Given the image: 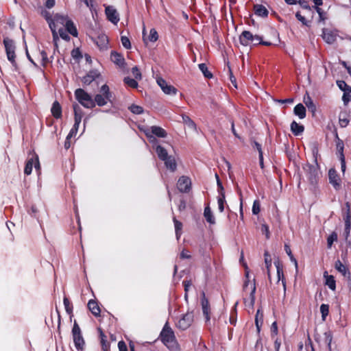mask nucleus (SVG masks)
Instances as JSON below:
<instances>
[{
    "mask_svg": "<svg viewBox=\"0 0 351 351\" xmlns=\"http://www.w3.org/2000/svg\"><path fill=\"white\" fill-rule=\"evenodd\" d=\"M245 269V278L246 280L244 282L243 289L245 295H248V299L244 298V302L245 305H248L250 306H253L255 301V291H256V285H255V279L253 278L252 280L250 279L249 276V270L248 267L246 265H244Z\"/></svg>",
    "mask_w": 351,
    "mask_h": 351,
    "instance_id": "f257e3e1",
    "label": "nucleus"
},
{
    "mask_svg": "<svg viewBox=\"0 0 351 351\" xmlns=\"http://www.w3.org/2000/svg\"><path fill=\"white\" fill-rule=\"evenodd\" d=\"M162 343L171 351H179V346L176 339L174 332L166 324L160 333Z\"/></svg>",
    "mask_w": 351,
    "mask_h": 351,
    "instance_id": "f03ea898",
    "label": "nucleus"
},
{
    "mask_svg": "<svg viewBox=\"0 0 351 351\" xmlns=\"http://www.w3.org/2000/svg\"><path fill=\"white\" fill-rule=\"evenodd\" d=\"M313 154L315 157V165H310L306 164L305 166H304V170L306 173V176L307 177V179L310 182V183L313 185L315 184L317 181V178L319 177V171L318 169V165L317 164V159L315 155L317 154V148H314L313 149Z\"/></svg>",
    "mask_w": 351,
    "mask_h": 351,
    "instance_id": "7ed1b4c3",
    "label": "nucleus"
},
{
    "mask_svg": "<svg viewBox=\"0 0 351 351\" xmlns=\"http://www.w3.org/2000/svg\"><path fill=\"white\" fill-rule=\"evenodd\" d=\"M3 45L5 47V50L7 56V58L9 62L12 64V66L15 70L17 69V63L16 62V45L12 39H10L8 37L4 38L3 39Z\"/></svg>",
    "mask_w": 351,
    "mask_h": 351,
    "instance_id": "20e7f679",
    "label": "nucleus"
},
{
    "mask_svg": "<svg viewBox=\"0 0 351 351\" xmlns=\"http://www.w3.org/2000/svg\"><path fill=\"white\" fill-rule=\"evenodd\" d=\"M72 336L76 350L77 351H83L85 347V341L82 336L81 329L76 321L74 322L72 328Z\"/></svg>",
    "mask_w": 351,
    "mask_h": 351,
    "instance_id": "39448f33",
    "label": "nucleus"
},
{
    "mask_svg": "<svg viewBox=\"0 0 351 351\" xmlns=\"http://www.w3.org/2000/svg\"><path fill=\"white\" fill-rule=\"evenodd\" d=\"M77 100L85 108H92L95 107V101L91 96L82 88H78L75 92Z\"/></svg>",
    "mask_w": 351,
    "mask_h": 351,
    "instance_id": "423d86ee",
    "label": "nucleus"
},
{
    "mask_svg": "<svg viewBox=\"0 0 351 351\" xmlns=\"http://www.w3.org/2000/svg\"><path fill=\"white\" fill-rule=\"evenodd\" d=\"M112 94L110 92L109 87L104 84L101 87L100 93L97 94L95 97V104L96 103L99 106L106 105L108 101H111Z\"/></svg>",
    "mask_w": 351,
    "mask_h": 351,
    "instance_id": "0eeeda50",
    "label": "nucleus"
},
{
    "mask_svg": "<svg viewBox=\"0 0 351 351\" xmlns=\"http://www.w3.org/2000/svg\"><path fill=\"white\" fill-rule=\"evenodd\" d=\"M145 135L148 138H149L151 142H154L156 141V138L154 137V135L157 136L158 137L165 138L167 136V132L164 129L158 126H152L150 128L146 130L145 131Z\"/></svg>",
    "mask_w": 351,
    "mask_h": 351,
    "instance_id": "6e6552de",
    "label": "nucleus"
},
{
    "mask_svg": "<svg viewBox=\"0 0 351 351\" xmlns=\"http://www.w3.org/2000/svg\"><path fill=\"white\" fill-rule=\"evenodd\" d=\"M254 40H257L258 43H261V37L257 35L253 36L249 31H243L239 36L240 43L243 46L252 45Z\"/></svg>",
    "mask_w": 351,
    "mask_h": 351,
    "instance_id": "1a4fd4ad",
    "label": "nucleus"
},
{
    "mask_svg": "<svg viewBox=\"0 0 351 351\" xmlns=\"http://www.w3.org/2000/svg\"><path fill=\"white\" fill-rule=\"evenodd\" d=\"M193 322V314L191 312H188L183 315L182 317L178 321L176 326L180 330L187 329Z\"/></svg>",
    "mask_w": 351,
    "mask_h": 351,
    "instance_id": "9d476101",
    "label": "nucleus"
},
{
    "mask_svg": "<svg viewBox=\"0 0 351 351\" xmlns=\"http://www.w3.org/2000/svg\"><path fill=\"white\" fill-rule=\"evenodd\" d=\"M41 15L46 19V21H47L48 24H49V26L52 32V34H53V42H54V45L57 47V42L58 40H59V38L58 37V34L57 32H55V30L54 29V23L52 21H53V18L50 14V12L46 10H43L41 11Z\"/></svg>",
    "mask_w": 351,
    "mask_h": 351,
    "instance_id": "9b49d317",
    "label": "nucleus"
},
{
    "mask_svg": "<svg viewBox=\"0 0 351 351\" xmlns=\"http://www.w3.org/2000/svg\"><path fill=\"white\" fill-rule=\"evenodd\" d=\"M157 84L162 90V91L167 95H176L177 93V89L174 86L169 84L162 78H158Z\"/></svg>",
    "mask_w": 351,
    "mask_h": 351,
    "instance_id": "f8f14e48",
    "label": "nucleus"
},
{
    "mask_svg": "<svg viewBox=\"0 0 351 351\" xmlns=\"http://www.w3.org/2000/svg\"><path fill=\"white\" fill-rule=\"evenodd\" d=\"M105 12L107 19L113 24H117L119 21V14L113 6H106Z\"/></svg>",
    "mask_w": 351,
    "mask_h": 351,
    "instance_id": "ddd939ff",
    "label": "nucleus"
},
{
    "mask_svg": "<svg viewBox=\"0 0 351 351\" xmlns=\"http://www.w3.org/2000/svg\"><path fill=\"white\" fill-rule=\"evenodd\" d=\"M191 182L189 178L182 176L179 178L177 184L178 190L182 193H187L191 189Z\"/></svg>",
    "mask_w": 351,
    "mask_h": 351,
    "instance_id": "4468645a",
    "label": "nucleus"
},
{
    "mask_svg": "<svg viewBox=\"0 0 351 351\" xmlns=\"http://www.w3.org/2000/svg\"><path fill=\"white\" fill-rule=\"evenodd\" d=\"M33 166H34L36 169H40V163L38 161V158L37 156H36L34 158H29L25 165L24 173L26 175H30L32 171Z\"/></svg>",
    "mask_w": 351,
    "mask_h": 351,
    "instance_id": "2eb2a0df",
    "label": "nucleus"
},
{
    "mask_svg": "<svg viewBox=\"0 0 351 351\" xmlns=\"http://www.w3.org/2000/svg\"><path fill=\"white\" fill-rule=\"evenodd\" d=\"M52 21L54 23L53 24L55 26L53 30H55V32H57V29L60 27H62L63 28L64 27L66 22L69 21V19H67L66 16L56 14L53 17Z\"/></svg>",
    "mask_w": 351,
    "mask_h": 351,
    "instance_id": "dca6fc26",
    "label": "nucleus"
},
{
    "mask_svg": "<svg viewBox=\"0 0 351 351\" xmlns=\"http://www.w3.org/2000/svg\"><path fill=\"white\" fill-rule=\"evenodd\" d=\"M202 297L201 299V305L203 311L204 316L205 317L206 321H210V306L208 300L206 298L205 293H202Z\"/></svg>",
    "mask_w": 351,
    "mask_h": 351,
    "instance_id": "f3484780",
    "label": "nucleus"
},
{
    "mask_svg": "<svg viewBox=\"0 0 351 351\" xmlns=\"http://www.w3.org/2000/svg\"><path fill=\"white\" fill-rule=\"evenodd\" d=\"M274 265L276 266L277 272V282H279L280 280H282V285L283 286L284 290L285 291L286 285L285 281L284 280L282 264L279 260H276L274 261Z\"/></svg>",
    "mask_w": 351,
    "mask_h": 351,
    "instance_id": "a211bd4d",
    "label": "nucleus"
},
{
    "mask_svg": "<svg viewBox=\"0 0 351 351\" xmlns=\"http://www.w3.org/2000/svg\"><path fill=\"white\" fill-rule=\"evenodd\" d=\"M322 38L328 44H332L337 38V34L328 29H323Z\"/></svg>",
    "mask_w": 351,
    "mask_h": 351,
    "instance_id": "6ab92c4d",
    "label": "nucleus"
},
{
    "mask_svg": "<svg viewBox=\"0 0 351 351\" xmlns=\"http://www.w3.org/2000/svg\"><path fill=\"white\" fill-rule=\"evenodd\" d=\"M328 178L330 183L332 184L335 189L340 186V180L335 169H330L329 170Z\"/></svg>",
    "mask_w": 351,
    "mask_h": 351,
    "instance_id": "aec40b11",
    "label": "nucleus"
},
{
    "mask_svg": "<svg viewBox=\"0 0 351 351\" xmlns=\"http://www.w3.org/2000/svg\"><path fill=\"white\" fill-rule=\"evenodd\" d=\"M145 28L143 27V40L145 43H147V41L150 42H156L158 38V32L155 29H151L149 32V34L147 37H145Z\"/></svg>",
    "mask_w": 351,
    "mask_h": 351,
    "instance_id": "412c9836",
    "label": "nucleus"
},
{
    "mask_svg": "<svg viewBox=\"0 0 351 351\" xmlns=\"http://www.w3.org/2000/svg\"><path fill=\"white\" fill-rule=\"evenodd\" d=\"M182 123L188 127V128L193 132H197V125L187 115L182 114Z\"/></svg>",
    "mask_w": 351,
    "mask_h": 351,
    "instance_id": "4be33fe9",
    "label": "nucleus"
},
{
    "mask_svg": "<svg viewBox=\"0 0 351 351\" xmlns=\"http://www.w3.org/2000/svg\"><path fill=\"white\" fill-rule=\"evenodd\" d=\"M254 10L255 14H256L258 16H262V17L267 16L268 13H269L267 8L264 5H260V4L254 5Z\"/></svg>",
    "mask_w": 351,
    "mask_h": 351,
    "instance_id": "5701e85b",
    "label": "nucleus"
},
{
    "mask_svg": "<svg viewBox=\"0 0 351 351\" xmlns=\"http://www.w3.org/2000/svg\"><path fill=\"white\" fill-rule=\"evenodd\" d=\"M95 43L100 49H106L108 43V37L106 35L99 36L97 38Z\"/></svg>",
    "mask_w": 351,
    "mask_h": 351,
    "instance_id": "b1692460",
    "label": "nucleus"
},
{
    "mask_svg": "<svg viewBox=\"0 0 351 351\" xmlns=\"http://www.w3.org/2000/svg\"><path fill=\"white\" fill-rule=\"evenodd\" d=\"M204 216L207 222H208L210 224H215V219L214 215H213V213L211 211V209L209 206H207L204 208Z\"/></svg>",
    "mask_w": 351,
    "mask_h": 351,
    "instance_id": "393cba45",
    "label": "nucleus"
},
{
    "mask_svg": "<svg viewBox=\"0 0 351 351\" xmlns=\"http://www.w3.org/2000/svg\"><path fill=\"white\" fill-rule=\"evenodd\" d=\"M165 162V166L167 169H170L171 171H174L176 169L177 165L176 162V160L174 157L172 156H169L163 160Z\"/></svg>",
    "mask_w": 351,
    "mask_h": 351,
    "instance_id": "a878e982",
    "label": "nucleus"
},
{
    "mask_svg": "<svg viewBox=\"0 0 351 351\" xmlns=\"http://www.w3.org/2000/svg\"><path fill=\"white\" fill-rule=\"evenodd\" d=\"M88 307L95 316H99L100 315V308L95 301L90 300L88 303Z\"/></svg>",
    "mask_w": 351,
    "mask_h": 351,
    "instance_id": "bb28decb",
    "label": "nucleus"
},
{
    "mask_svg": "<svg viewBox=\"0 0 351 351\" xmlns=\"http://www.w3.org/2000/svg\"><path fill=\"white\" fill-rule=\"evenodd\" d=\"M155 150L156 152L157 153L158 158L162 160L167 159V158L169 156L167 149H165L161 145H156L155 147Z\"/></svg>",
    "mask_w": 351,
    "mask_h": 351,
    "instance_id": "cd10ccee",
    "label": "nucleus"
},
{
    "mask_svg": "<svg viewBox=\"0 0 351 351\" xmlns=\"http://www.w3.org/2000/svg\"><path fill=\"white\" fill-rule=\"evenodd\" d=\"M110 59L114 63L119 66H122L124 63V58L123 56L115 51L111 53Z\"/></svg>",
    "mask_w": 351,
    "mask_h": 351,
    "instance_id": "c85d7f7f",
    "label": "nucleus"
},
{
    "mask_svg": "<svg viewBox=\"0 0 351 351\" xmlns=\"http://www.w3.org/2000/svg\"><path fill=\"white\" fill-rule=\"evenodd\" d=\"M304 126L298 124L295 121L291 124V130L296 136L301 134L304 132Z\"/></svg>",
    "mask_w": 351,
    "mask_h": 351,
    "instance_id": "c756f323",
    "label": "nucleus"
},
{
    "mask_svg": "<svg viewBox=\"0 0 351 351\" xmlns=\"http://www.w3.org/2000/svg\"><path fill=\"white\" fill-rule=\"evenodd\" d=\"M294 114L300 119H304L306 117V109L302 104L296 105L294 108Z\"/></svg>",
    "mask_w": 351,
    "mask_h": 351,
    "instance_id": "7c9ffc66",
    "label": "nucleus"
},
{
    "mask_svg": "<svg viewBox=\"0 0 351 351\" xmlns=\"http://www.w3.org/2000/svg\"><path fill=\"white\" fill-rule=\"evenodd\" d=\"M51 111L54 117L58 119L61 117V114H62L61 107L58 101H55L53 104Z\"/></svg>",
    "mask_w": 351,
    "mask_h": 351,
    "instance_id": "2f4dec72",
    "label": "nucleus"
},
{
    "mask_svg": "<svg viewBox=\"0 0 351 351\" xmlns=\"http://www.w3.org/2000/svg\"><path fill=\"white\" fill-rule=\"evenodd\" d=\"M64 28L72 36H77V29L71 21L69 20V21L66 22Z\"/></svg>",
    "mask_w": 351,
    "mask_h": 351,
    "instance_id": "473e14b6",
    "label": "nucleus"
},
{
    "mask_svg": "<svg viewBox=\"0 0 351 351\" xmlns=\"http://www.w3.org/2000/svg\"><path fill=\"white\" fill-rule=\"evenodd\" d=\"M326 278V285L332 290H335L336 284L334 277L332 276H328L326 271L324 274Z\"/></svg>",
    "mask_w": 351,
    "mask_h": 351,
    "instance_id": "72a5a7b5",
    "label": "nucleus"
},
{
    "mask_svg": "<svg viewBox=\"0 0 351 351\" xmlns=\"http://www.w3.org/2000/svg\"><path fill=\"white\" fill-rule=\"evenodd\" d=\"M255 323L257 328V330L258 332H259L261 327L263 323V313L260 309H258L256 312Z\"/></svg>",
    "mask_w": 351,
    "mask_h": 351,
    "instance_id": "f704fd0d",
    "label": "nucleus"
},
{
    "mask_svg": "<svg viewBox=\"0 0 351 351\" xmlns=\"http://www.w3.org/2000/svg\"><path fill=\"white\" fill-rule=\"evenodd\" d=\"M264 256H265V267L267 269L268 278H269V280L271 281L270 267L271 266V258L267 252H265Z\"/></svg>",
    "mask_w": 351,
    "mask_h": 351,
    "instance_id": "c9c22d12",
    "label": "nucleus"
},
{
    "mask_svg": "<svg viewBox=\"0 0 351 351\" xmlns=\"http://www.w3.org/2000/svg\"><path fill=\"white\" fill-rule=\"evenodd\" d=\"M173 223H174V226H175L176 237H177V239H179V238L181 235L182 224L181 222L178 221L176 217H173Z\"/></svg>",
    "mask_w": 351,
    "mask_h": 351,
    "instance_id": "e433bc0d",
    "label": "nucleus"
},
{
    "mask_svg": "<svg viewBox=\"0 0 351 351\" xmlns=\"http://www.w3.org/2000/svg\"><path fill=\"white\" fill-rule=\"evenodd\" d=\"M335 268L342 274L343 276H346L348 271L346 267L339 261H337L335 263Z\"/></svg>",
    "mask_w": 351,
    "mask_h": 351,
    "instance_id": "4c0bfd02",
    "label": "nucleus"
},
{
    "mask_svg": "<svg viewBox=\"0 0 351 351\" xmlns=\"http://www.w3.org/2000/svg\"><path fill=\"white\" fill-rule=\"evenodd\" d=\"M199 69L206 78H211L213 77L212 73L208 70L206 65L204 63L199 64Z\"/></svg>",
    "mask_w": 351,
    "mask_h": 351,
    "instance_id": "58836bf2",
    "label": "nucleus"
},
{
    "mask_svg": "<svg viewBox=\"0 0 351 351\" xmlns=\"http://www.w3.org/2000/svg\"><path fill=\"white\" fill-rule=\"evenodd\" d=\"M320 312L322 313V318L324 321L329 313V306L322 304L320 306Z\"/></svg>",
    "mask_w": 351,
    "mask_h": 351,
    "instance_id": "ea45409f",
    "label": "nucleus"
},
{
    "mask_svg": "<svg viewBox=\"0 0 351 351\" xmlns=\"http://www.w3.org/2000/svg\"><path fill=\"white\" fill-rule=\"evenodd\" d=\"M57 34L60 35V37L65 40H69L70 39L69 36L67 34V31L65 28L62 27H60L58 29Z\"/></svg>",
    "mask_w": 351,
    "mask_h": 351,
    "instance_id": "a19ab883",
    "label": "nucleus"
},
{
    "mask_svg": "<svg viewBox=\"0 0 351 351\" xmlns=\"http://www.w3.org/2000/svg\"><path fill=\"white\" fill-rule=\"evenodd\" d=\"M80 108L78 106L74 107V112H75V123L77 124L80 123L82 118V114L81 112L79 110Z\"/></svg>",
    "mask_w": 351,
    "mask_h": 351,
    "instance_id": "79ce46f5",
    "label": "nucleus"
},
{
    "mask_svg": "<svg viewBox=\"0 0 351 351\" xmlns=\"http://www.w3.org/2000/svg\"><path fill=\"white\" fill-rule=\"evenodd\" d=\"M337 240V234L332 232L327 239L328 247L330 248L335 241Z\"/></svg>",
    "mask_w": 351,
    "mask_h": 351,
    "instance_id": "37998d69",
    "label": "nucleus"
},
{
    "mask_svg": "<svg viewBox=\"0 0 351 351\" xmlns=\"http://www.w3.org/2000/svg\"><path fill=\"white\" fill-rule=\"evenodd\" d=\"M218 208L219 210L222 213L224 210V204L226 203V197L225 195L219 196L218 199Z\"/></svg>",
    "mask_w": 351,
    "mask_h": 351,
    "instance_id": "c03bdc74",
    "label": "nucleus"
},
{
    "mask_svg": "<svg viewBox=\"0 0 351 351\" xmlns=\"http://www.w3.org/2000/svg\"><path fill=\"white\" fill-rule=\"evenodd\" d=\"M124 82L132 88H136L138 86V83L136 80L132 79L130 77H125Z\"/></svg>",
    "mask_w": 351,
    "mask_h": 351,
    "instance_id": "a18cd8bd",
    "label": "nucleus"
},
{
    "mask_svg": "<svg viewBox=\"0 0 351 351\" xmlns=\"http://www.w3.org/2000/svg\"><path fill=\"white\" fill-rule=\"evenodd\" d=\"M304 102L309 109H311L312 111L315 110V106L314 105L311 98L309 96L304 97Z\"/></svg>",
    "mask_w": 351,
    "mask_h": 351,
    "instance_id": "49530a36",
    "label": "nucleus"
},
{
    "mask_svg": "<svg viewBox=\"0 0 351 351\" xmlns=\"http://www.w3.org/2000/svg\"><path fill=\"white\" fill-rule=\"evenodd\" d=\"M129 108L132 113L136 114H139L142 113L143 111V108L141 106L134 104L132 105Z\"/></svg>",
    "mask_w": 351,
    "mask_h": 351,
    "instance_id": "de8ad7c7",
    "label": "nucleus"
},
{
    "mask_svg": "<svg viewBox=\"0 0 351 351\" xmlns=\"http://www.w3.org/2000/svg\"><path fill=\"white\" fill-rule=\"evenodd\" d=\"M121 43L125 49L131 48V43L129 38L126 36H122L121 38Z\"/></svg>",
    "mask_w": 351,
    "mask_h": 351,
    "instance_id": "09e8293b",
    "label": "nucleus"
},
{
    "mask_svg": "<svg viewBox=\"0 0 351 351\" xmlns=\"http://www.w3.org/2000/svg\"><path fill=\"white\" fill-rule=\"evenodd\" d=\"M260 202L258 200H255L253 203L252 213L254 215H258L260 212Z\"/></svg>",
    "mask_w": 351,
    "mask_h": 351,
    "instance_id": "8fccbe9b",
    "label": "nucleus"
},
{
    "mask_svg": "<svg viewBox=\"0 0 351 351\" xmlns=\"http://www.w3.org/2000/svg\"><path fill=\"white\" fill-rule=\"evenodd\" d=\"M79 125H80L79 124H77L75 123H74L72 129L71 130L69 134L67 135L68 138H72L73 136H75L77 134L78 128H79Z\"/></svg>",
    "mask_w": 351,
    "mask_h": 351,
    "instance_id": "3c124183",
    "label": "nucleus"
},
{
    "mask_svg": "<svg viewBox=\"0 0 351 351\" xmlns=\"http://www.w3.org/2000/svg\"><path fill=\"white\" fill-rule=\"evenodd\" d=\"M285 251H286L287 254L289 255V256L290 257V258H291V261L294 262L295 265V267H298V263H297V261H296V259L293 256L290 247H289L287 245H285Z\"/></svg>",
    "mask_w": 351,
    "mask_h": 351,
    "instance_id": "603ef678",
    "label": "nucleus"
},
{
    "mask_svg": "<svg viewBox=\"0 0 351 351\" xmlns=\"http://www.w3.org/2000/svg\"><path fill=\"white\" fill-rule=\"evenodd\" d=\"M132 73L133 75L134 76L136 80H141L142 77L141 73L140 72L139 69L137 66H134L132 69Z\"/></svg>",
    "mask_w": 351,
    "mask_h": 351,
    "instance_id": "864d4df0",
    "label": "nucleus"
},
{
    "mask_svg": "<svg viewBox=\"0 0 351 351\" xmlns=\"http://www.w3.org/2000/svg\"><path fill=\"white\" fill-rule=\"evenodd\" d=\"M63 302H64V305L66 311L69 314L71 313V312H72V306H71L69 300L66 298H64V300H63Z\"/></svg>",
    "mask_w": 351,
    "mask_h": 351,
    "instance_id": "5fc2aeb1",
    "label": "nucleus"
},
{
    "mask_svg": "<svg viewBox=\"0 0 351 351\" xmlns=\"http://www.w3.org/2000/svg\"><path fill=\"white\" fill-rule=\"evenodd\" d=\"M325 339H326V343H327V346L329 348V350H331V342H332V335L330 332H325Z\"/></svg>",
    "mask_w": 351,
    "mask_h": 351,
    "instance_id": "6e6d98bb",
    "label": "nucleus"
},
{
    "mask_svg": "<svg viewBox=\"0 0 351 351\" xmlns=\"http://www.w3.org/2000/svg\"><path fill=\"white\" fill-rule=\"evenodd\" d=\"M295 16L298 21H300L303 25L308 26V21L305 19L304 16H302L300 12L295 14Z\"/></svg>",
    "mask_w": 351,
    "mask_h": 351,
    "instance_id": "4d7b16f0",
    "label": "nucleus"
},
{
    "mask_svg": "<svg viewBox=\"0 0 351 351\" xmlns=\"http://www.w3.org/2000/svg\"><path fill=\"white\" fill-rule=\"evenodd\" d=\"M337 83L339 88L341 89L342 90H351V88L346 84V83L344 81H337Z\"/></svg>",
    "mask_w": 351,
    "mask_h": 351,
    "instance_id": "13d9d810",
    "label": "nucleus"
},
{
    "mask_svg": "<svg viewBox=\"0 0 351 351\" xmlns=\"http://www.w3.org/2000/svg\"><path fill=\"white\" fill-rule=\"evenodd\" d=\"M261 232L263 234H265L267 239L269 238V226L267 225L262 224Z\"/></svg>",
    "mask_w": 351,
    "mask_h": 351,
    "instance_id": "bf43d9fd",
    "label": "nucleus"
},
{
    "mask_svg": "<svg viewBox=\"0 0 351 351\" xmlns=\"http://www.w3.org/2000/svg\"><path fill=\"white\" fill-rule=\"evenodd\" d=\"M271 337L273 339H274V335H276L278 334V326L276 322H274L271 326Z\"/></svg>",
    "mask_w": 351,
    "mask_h": 351,
    "instance_id": "052dcab7",
    "label": "nucleus"
},
{
    "mask_svg": "<svg viewBox=\"0 0 351 351\" xmlns=\"http://www.w3.org/2000/svg\"><path fill=\"white\" fill-rule=\"evenodd\" d=\"M314 3L315 4L316 7V11L317 12L321 15L322 14V9L319 8V6L322 5L323 3L322 0H313Z\"/></svg>",
    "mask_w": 351,
    "mask_h": 351,
    "instance_id": "680f3d73",
    "label": "nucleus"
},
{
    "mask_svg": "<svg viewBox=\"0 0 351 351\" xmlns=\"http://www.w3.org/2000/svg\"><path fill=\"white\" fill-rule=\"evenodd\" d=\"M345 226L346 229L351 228V213H348L346 220H345Z\"/></svg>",
    "mask_w": 351,
    "mask_h": 351,
    "instance_id": "e2e57ef3",
    "label": "nucleus"
},
{
    "mask_svg": "<svg viewBox=\"0 0 351 351\" xmlns=\"http://www.w3.org/2000/svg\"><path fill=\"white\" fill-rule=\"evenodd\" d=\"M118 347H119V351H128L127 346H126L125 342H123V341H121L119 342Z\"/></svg>",
    "mask_w": 351,
    "mask_h": 351,
    "instance_id": "0e129e2a",
    "label": "nucleus"
},
{
    "mask_svg": "<svg viewBox=\"0 0 351 351\" xmlns=\"http://www.w3.org/2000/svg\"><path fill=\"white\" fill-rule=\"evenodd\" d=\"M184 286V290H185V299L187 298V292L189 291V287L191 286V283L189 281H184L183 282Z\"/></svg>",
    "mask_w": 351,
    "mask_h": 351,
    "instance_id": "69168bd1",
    "label": "nucleus"
},
{
    "mask_svg": "<svg viewBox=\"0 0 351 351\" xmlns=\"http://www.w3.org/2000/svg\"><path fill=\"white\" fill-rule=\"evenodd\" d=\"M180 257L182 258H190L191 254L190 252L188 250H182V252L180 254Z\"/></svg>",
    "mask_w": 351,
    "mask_h": 351,
    "instance_id": "338daca9",
    "label": "nucleus"
},
{
    "mask_svg": "<svg viewBox=\"0 0 351 351\" xmlns=\"http://www.w3.org/2000/svg\"><path fill=\"white\" fill-rule=\"evenodd\" d=\"M55 5V0H46L45 6L46 8L50 9L53 8Z\"/></svg>",
    "mask_w": 351,
    "mask_h": 351,
    "instance_id": "774afa93",
    "label": "nucleus"
}]
</instances>
